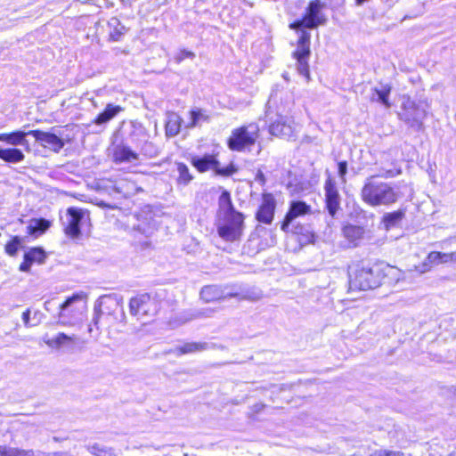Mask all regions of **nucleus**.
I'll return each mask as SVG.
<instances>
[{
    "label": "nucleus",
    "mask_w": 456,
    "mask_h": 456,
    "mask_svg": "<svg viewBox=\"0 0 456 456\" xmlns=\"http://www.w3.org/2000/svg\"><path fill=\"white\" fill-rule=\"evenodd\" d=\"M297 130L295 123L286 116H278L277 119L270 124L269 131L273 135L282 138H291Z\"/></svg>",
    "instance_id": "9"
},
{
    "label": "nucleus",
    "mask_w": 456,
    "mask_h": 456,
    "mask_svg": "<svg viewBox=\"0 0 456 456\" xmlns=\"http://www.w3.org/2000/svg\"><path fill=\"white\" fill-rule=\"evenodd\" d=\"M67 225L65 232L67 235L77 238L80 234V223L84 217V211L77 208H69L67 210Z\"/></svg>",
    "instance_id": "14"
},
{
    "label": "nucleus",
    "mask_w": 456,
    "mask_h": 456,
    "mask_svg": "<svg viewBox=\"0 0 456 456\" xmlns=\"http://www.w3.org/2000/svg\"><path fill=\"white\" fill-rule=\"evenodd\" d=\"M381 283L380 271L369 266L357 265L349 271V284L352 289L368 290Z\"/></svg>",
    "instance_id": "2"
},
{
    "label": "nucleus",
    "mask_w": 456,
    "mask_h": 456,
    "mask_svg": "<svg viewBox=\"0 0 456 456\" xmlns=\"http://www.w3.org/2000/svg\"><path fill=\"white\" fill-rule=\"evenodd\" d=\"M256 181H257L260 184H265V177L262 171L258 170V172L256 175Z\"/></svg>",
    "instance_id": "51"
},
{
    "label": "nucleus",
    "mask_w": 456,
    "mask_h": 456,
    "mask_svg": "<svg viewBox=\"0 0 456 456\" xmlns=\"http://www.w3.org/2000/svg\"><path fill=\"white\" fill-rule=\"evenodd\" d=\"M92 331H93V329H92L91 327H89V328H88V332H89V333H92Z\"/></svg>",
    "instance_id": "58"
},
{
    "label": "nucleus",
    "mask_w": 456,
    "mask_h": 456,
    "mask_svg": "<svg viewBox=\"0 0 456 456\" xmlns=\"http://www.w3.org/2000/svg\"><path fill=\"white\" fill-rule=\"evenodd\" d=\"M403 453L398 451H392V450H387V449H375L370 450L366 456H402Z\"/></svg>",
    "instance_id": "41"
},
{
    "label": "nucleus",
    "mask_w": 456,
    "mask_h": 456,
    "mask_svg": "<svg viewBox=\"0 0 456 456\" xmlns=\"http://www.w3.org/2000/svg\"><path fill=\"white\" fill-rule=\"evenodd\" d=\"M133 140L136 141L137 147H140L142 153L150 158L156 157L159 153L158 148L151 142H148V134L143 129H138L132 134Z\"/></svg>",
    "instance_id": "18"
},
{
    "label": "nucleus",
    "mask_w": 456,
    "mask_h": 456,
    "mask_svg": "<svg viewBox=\"0 0 456 456\" xmlns=\"http://www.w3.org/2000/svg\"><path fill=\"white\" fill-rule=\"evenodd\" d=\"M311 208L305 202L295 200L290 203L289 209L281 224V230L288 232L294 220L301 216L310 213Z\"/></svg>",
    "instance_id": "13"
},
{
    "label": "nucleus",
    "mask_w": 456,
    "mask_h": 456,
    "mask_svg": "<svg viewBox=\"0 0 456 456\" xmlns=\"http://www.w3.org/2000/svg\"><path fill=\"white\" fill-rule=\"evenodd\" d=\"M307 20L304 17L302 20H297L290 24V28L293 29H301L302 28H307Z\"/></svg>",
    "instance_id": "47"
},
{
    "label": "nucleus",
    "mask_w": 456,
    "mask_h": 456,
    "mask_svg": "<svg viewBox=\"0 0 456 456\" xmlns=\"http://www.w3.org/2000/svg\"><path fill=\"white\" fill-rule=\"evenodd\" d=\"M53 455V456H67V454L64 452H54Z\"/></svg>",
    "instance_id": "55"
},
{
    "label": "nucleus",
    "mask_w": 456,
    "mask_h": 456,
    "mask_svg": "<svg viewBox=\"0 0 456 456\" xmlns=\"http://www.w3.org/2000/svg\"><path fill=\"white\" fill-rule=\"evenodd\" d=\"M276 202L271 193L263 194L262 203L256 214V218L258 222L270 224L274 216V210Z\"/></svg>",
    "instance_id": "11"
},
{
    "label": "nucleus",
    "mask_w": 456,
    "mask_h": 456,
    "mask_svg": "<svg viewBox=\"0 0 456 456\" xmlns=\"http://www.w3.org/2000/svg\"><path fill=\"white\" fill-rule=\"evenodd\" d=\"M244 216L242 213L223 216V223L217 226L218 235L226 241L239 240L243 234Z\"/></svg>",
    "instance_id": "3"
},
{
    "label": "nucleus",
    "mask_w": 456,
    "mask_h": 456,
    "mask_svg": "<svg viewBox=\"0 0 456 456\" xmlns=\"http://www.w3.org/2000/svg\"><path fill=\"white\" fill-rule=\"evenodd\" d=\"M115 159L119 162H133L138 159V155L127 146H121L116 149Z\"/></svg>",
    "instance_id": "28"
},
{
    "label": "nucleus",
    "mask_w": 456,
    "mask_h": 456,
    "mask_svg": "<svg viewBox=\"0 0 456 456\" xmlns=\"http://www.w3.org/2000/svg\"><path fill=\"white\" fill-rule=\"evenodd\" d=\"M0 159L7 163H20L24 160L25 155L17 148L0 149Z\"/></svg>",
    "instance_id": "26"
},
{
    "label": "nucleus",
    "mask_w": 456,
    "mask_h": 456,
    "mask_svg": "<svg viewBox=\"0 0 456 456\" xmlns=\"http://www.w3.org/2000/svg\"><path fill=\"white\" fill-rule=\"evenodd\" d=\"M311 51L309 45L297 44V50L293 53L294 58L297 60V69L300 75L305 77L307 80L310 79L308 59Z\"/></svg>",
    "instance_id": "16"
},
{
    "label": "nucleus",
    "mask_w": 456,
    "mask_h": 456,
    "mask_svg": "<svg viewBox=\"0 0 456 456\" xmlns=\"http://www.w3.org/2000/svg\"><path fill=\"white\" fill-rule=\"evenodd\" d=\"M108 30L110 38L112 41H119L121 37L126 33V29L118 18L112 17L108 21Z\"/></svg>",
    "instance_id": "27"
},
{
    "label": "nucleus",
    "mask_w": 456,
    "mask_h": 456,
    "mask_svg": "<svg viewBox=\"0 0 456 456\" xmlns=\"http://www.w3.org/2000/svg\"><path fill=\"white\" fill-rule=\"evenodd\" d=\"M99 318H100L99 314H97L94 317L93 321H94V324H97Z\"/></svg>",
    "instance_id": "56"
},
{
    "label": "nucleus",
    "mask_w": 456,
    "mask_h": 456,
    "mask_svg": "<svg viewBox=\"0 0 456 456\" xmlns=\"http://www.w3.org/2000/svg\"><path fill=\"white\" fill-rule=\"evenodd\" d=\"M324 4L320 0H313L309 3L305 18L307 20V28H315L319 25L326 23L327 19L321 10Z\"/></svg>",
    "instance_id": "12"
},
{
    "label": "nucleus",
    "mask_w": 456,
    "mask_h": 456,
    "mask_svg": "<svg viewBox=\"0 0 456 456\" xmlns=\"http://www.w3.org/2000/svg\"><path fill=\"white\" fill-rule=\"evenodd\" d=\"M87 450L95 456H118V453L114 449L102 446L99 444L89 445Z\"/></svg>",
    "instance_id": "35"
},
{
    "label": "nucleus",
    "mask_w": 456,
    "mask_h": 456,
    "mask_svg": "<svg viewBox=\"0 0 456 456\" xmlns=\"http://www.w3.org/2000/svg\"><path fill=\"white\" fill-rule=\"evenodd\" d=\"M32 265L31 262L28 261V258L24 257V261L20 265V271L21 272H28L30 270V267Z\"/></svg>",
    "instance_id": "50"
},
{
    "label": "nucleus",
    "mask_w": 456,
    "mask_h": 456,
    "mask_svg": "<svg viewBox=\"0 0 456 456\" xmlns=\"http://www.w3.org/2000/svg\"><path fill=\"white\" fill-rule=\"evenodd\" d=\"M184 456H188V454H184Z\"/></svg>",
    "instance_id": "59"
},
{
    "label": "nucleus",
    "mask_w": 456,
    "mask_h": 456,
    "mask_svg": "<svg viewBox=\"0 0 456 456\" xmlns=\"http://www.w3.org/2000/svg\"><path fill=\"white\" fill-rule=\"evenodd\" d=\"M401 174V170H385L367 178L361 190L362 200L370 207L389 206L395 203L399 191L390 183L376 181V177L392 178Z\"/></svg>",
    "instance_id": "1"
},
{
    "label": "nucleus",
    "mask_w": 456,
    "mask_h": 456,
    "mask_svg": "<svg viewBox=\"0 0 456 456\" xmlns=\"http://www.w3.org/2000/svg\"><path fill=\"white\" fill-rule=\"evenodd\" d=\"M43 314L39 310H36L32 316V326H37L42 322Z\"/></svg>",
    "instance_id": "48"
},
{
    "label": "nucleus",
    "mask_w": 456,
    "mask_h": 456,
    "mask_svg": "<svg viewBox=\"0 0 456 456\" xmlns=\"http://www.w3.org/2000/svg\"><path fill=\"white\" fill-rule=\"evenodd\" d=\"M82 298V294H74L60 305L59 322L61 324L72 325L73 322L69 318H77L78 314H82V311L79 308L73 306L76 302L81 301Z\"/></svg>",
    "instance_id": "8"
},
{
    "label": "nucleus",
    "mask_w": 456,
    "mask_h": 456,
    "mask_svg": "<svg viewBox=\"0 0 456 456\" xmlns=\"http://www.w3.org/2000/svg\"><path fill=\"white\" fill-rule=\"evenodd\" d=\"M399 117L408 126L419 131L423 128V120L427 117V111L410 98H407L402 104V111L399 113Z\"/></svg>",
    "instance_id": "5"
},
{
    "label": "nucleus",
    "mask_w": 456,
    "mask_h": 456,
    "mask_svg": "<svg viewBox=\"0 0 456 456\" xmlns=\"http://www.w3.org/2000/svg\"><path fill=\"white\" fill-rule=\"evenodd\" d=\"M46 256L45 251L40 248H31L29 251L25 253V258H28V262L43 264Z\"/></svg>",
    "instance_id": "37"
},
{
    "label": "nucleus",
    "mask_w": 456,
    "mask_h": 456,
    "mask_svg": "<svg viewBox=\"0 0 456 456\" xmlns=\"http://www.w3.org/2000/svg\"><path fill=\"white\" fill-rule=\"evenodd\" d=\"M28 131H14L12 133L0 134V141L4 142L12 146H25L27 151H30L29 144L26 139L27 135H30Z\"/></svg>",
    "instance_id": "20"
},
{
    "label": "nucleus",
    "mask_w": 456,
    "mask_h": 456,
    "mask_svg": "<svg viewBox=\"0 0 456 456\" xmlns=\"http://www.w3.org/2000/svg\"><path fill=\"white\" fill-rule=\"evenodd\" d=\"M202 316H206V317H208V315L204 314V313H203V312H200V311H199V312L195 313L194 314H192V315H191L190 318H188L186 321L192 320V319H196V318H200V317H202Z\"/></svg>",
    "instance_id": "52"
},
{
    "label": "nucleus",
    "mask_w": 456,
    "mask_h": 456,
    "mask_svg": "<svg viewBox=\"0 0 456 456\" xmlns=\"http://www.w3.org/2000/svg\"><path fill=\"white\" fill-rule=\"evenodd\" d=\"M191 164L200 171L206 172L209 169L215 170L216 165H219L218 160L213 155H204L203 157H193Z\"/></svg>",
    "instance_id": "22"
},
{
    "label": "nucleus",
    "mask_w": 456,
    "mask_h": 456,
    "mask_svg": "<svg viewBox=\"0 0 456 456\" xmlns=\"http://www.w3.org/2000/svg\"><path fill=\"white\" fill-rule=\"evenodd\" d=\"M451 259H452V263H456V250L452 252Z\"/></svg>",
    "instance_id": "54"
},
{
    "label": "nucleus",
    "mask_w": 456,
    "mask_h": 456,
    "mask_svg": "<svg viewBox=\"0 0 456 456\" xmlns=\"http://www.w3.org/2000/svg\"><path fill=\"white\" fill-rule=\"evenodd\" d=\"M310 38H311L310 34L306 31L302 30L300 33L297 44L310 46Z\"/></svg>",
    "instance_id": "45"
},
{
    "label": "nucleus",
    "mask_w": 456,
    "mask_h": 456,
    "mask_svg": "<svg viewBox=\"0 0 456 456\" xmlns=\"http://www.w3.org/2000/svg\"><path fill=\"white\" fill-rule=\"evenodd\" d=\"M230 297H236L239 300H248L256 302L263 297V292L261 289L257 288H248L241 289L236 291L232 290V292L230 293Z\"/></svg>",
    "instance_id": "23"
},
{
    "label": "nucleus",
    "mask_w": 456,
    "mask_h": 456,
    "mask_svg": "<svg viewBox=\"0 0 456 456\" xmlns=\"http://www.w3.org/2000/svg\"><path fill=\"white\" fill-rule=\"evenodd\" d=\"M0 456H34L33 450L0 445Z\"/></svg>",
    "instance_id": "33"
},
{
    "label": "nucleus",
    "mask_w": 456,
    "mask_h": 456,
    "mask_svg": "<svg viewBox=\"0 0 456 456\" xmlns=\"http://www.w3.org/2000/svg\"><path fill=\"white\" fill-rule=\"evenodd\" d=\"M183 119L174 111L167 112V121L165 125L166 135L167 137L176 136L181 129Z\"/></svg>",
    "instance_id": "21"
},
{
    "label": "nucleus",
    "mask_w": 456,
    "mask_h": 456,
    "mask_svg": "<svg viewBox=\"0 0 456 456\" xmlns=\"http://www.w3.org/2000/svg\"><path fill=\"white\" fill-rule=\"evenodd\" d=\"M293 232L302 235L300 240L304 243H313L314 241V233L308 227L296 226Z\"/></svg>",
    "instance_id": "40"
},
{
    "label": "nucleus",
    "mask_w": 456,
    "mask_h": 456,
    "mask_svg": "<svg viewBox=\"0 0 456 456\" xmlns=\"http://www.w3.org/2000/svg\"><path fill=\"white\" fill-rule=\"evenodd\" d=\"M338 175L342 181V183H346V175L347 173V163L346 161H340L338 164Z\"/></svg>",
    "instance_id": "44"
},
{
    "label": "nucleus",
    "mask_w": 456,
    "mask_h": 456,
    "mask_svg": "<svg viewBox=\"0 0 456 456\" xmlns=\"http://www.w3.org/2000/svg\"><path fill=\"white\" fill-rule=\"evenodd\" d=\"M215 172L216 175H219L229 176V175L236 173L237 168L232 164H230L229 166L223 167V168L219 167V165H216Z\"/></svg>",
    "instance_id": "42"
},
{
    "label": "nucleus",
    "mask_w": 456,
    "mask_h": 456,
    "mask_svg": "<svg viewBox=\"0 0 456 456\" xmlns=\"http://www.w3.org/2000/svg\"><path fill=\"white\" fill-rule=\"evenodd\" d=\"M22 244V239L19 236H14L12 239L5 245V252L11 256H16L19 248Z\"/></svg>",
    "instance_id": "39"
},
{
    "label": "nucleus",
    "mask_w": 456,
    "mask_h": 456,
    "mask_svg": "<svg viewBox=\"0 0 456 456\" xmlns=\"http://www.w3.org/2000/svg\"><path fill=\"white\" fill-rule=\"evenodd\" d=\"M404 216V213L402 210L387 213L382 218V222L387 230L395 226Z\"/></svg>",
    "instance_id": "32"
},
{
    "label": "nucleus",
    "mask_w": 456,
    "mask_h": 456,
    "mask_svg": "<svg viewBox=\"0 0 456 456\" xmlns=\"http://www.w3.org/2000/svg\"><path fill=\"white\" fill-rule=\"evenodd\" d=\"M194 57L195 53L193 52L183 49L176 54L175 60L177 63H181L186 58L193 59Z\"/></svg>",
    "instance_id": "43"
},
{
    "label": "nucleus",
    "mask_w": 456,
    "mask_h": 456,
    "mask_svg": "<svg viewBox=\"0 0 456 456\" xmlns=\"http://www.w3.org/2000/svg\"><path fill=\"white\" fill-rule=\"evenodd\" d=\"M231 291H227V288H222L218 285L205 286L200 290V297L207 303L231 297Z\"/></svg>",
    "instance_id": "17"
},
{
    "label": "nucleus",
    "mask_w": 456,
    "mask_h": 456,
    "mask_svg": "<svg viewBox=\"0 0 456 456\" xmlns=\"http://www.w3.org/2000/svg\"><path fill=\"white\" fill-rule=\"evenodd\" d=\"M391 86L388 84L381 85L380 88L375 87L373 89L375 94L377 95V101L381 102L386 108H390L391 103L389 102V94L391 92ZM371 101H376L374 96H372Z\"/></svg>",
    "instance_id": "29"
},
{
    "label": "nucleus",
    "mask_w": 456,
    "mask_h": 456,
    "mask_svg": "<svg viewBox=\"0 0 456 456\" xmlns=\"http://www.w3.org/2000/svg\"><path fill=\"white\" fill-rule=\"evenodd\" d=\"M48 304H49V302H45V309H46V310H48V308H47V305H48Z\"/></svg>",
    "instance_id": "57"
},
{
    "label": "nucleus",
    "mask_w": 456,
    "mask_h": 456,
    "mask_svg": "<svg viewBox=\"0 0 456 456\" xmlns=\"http://www.w3.org/2000/svg\"><path fill=\"white\" fill-rule=\"evenodd\" d=\"M440 265V252L432 251L428 255L426 260L422 263V265L419 268V272H428L431 269L432 265Z\"/></svg>",
    "instance_id": "36"
},
{
    "label": "nucleus",
    "mask_w": 456,
    "mask_h": 456,
    "mask_svg": "<svg viewBox=\"0 0 456 456\" xmlns=\"http://www.w3.org/2000/svg\"><path fill=\"white\" fill-rule=\"evenodd\" d=\"M209 349H224V346L222 345L207 342H187L175 347L170 352L175 354L177 356H180L183 354H194Z\"/></svg>",
    "instance_id": "15"
},
{
    "label": "nucleus",
    "mask_w": 456,
    "mask_h": 456,
    "mask_svg": "<svg viewBox=\"0 0 456 456\" xmlns=\"http://www.w3.org/2000/svg\"><path fill=\"white\" fill-rule=\"evenodd\" d=\"M190 115L191 121L186 125L187 128H192L200 126L201 123L209 121V116L207 114V111L202 109L192 110L190 111Z\"/></svg>",
    "instance_id": "31"
},
{
    "label": "nucleus",
    "mask_w": 456,
    "mask_h": 456,
    "mask_svg": "<svg viewBox=\"0 0 456 456\" xmlns=\"http://www.w3.org/2000/svg\"><path fill=\"white\" fill-rule=\"evenodd\" d=\"M77 339V336H69L63 332L58 333L53 338H49L46 335L43 338L44 342L51 348L60 349L65 347L69 350L74 348Z\"/></svg>",
    "instance_id": "19"
},
{
    "label": "nucleus",
    "mask_w": 456,
    "mask_h": 456,
    "mask_svg": "<svg viewBox=\"0 0 456 456\" xmlns=\"http://www.w3.org/2000/svg\"><path fill=\"white\" fill-rule=\"evenodd\" d=\"M326 208L333 217L340 208V195L336 187V183L331 177H328L324 185Z\"/></svg>",
    "instance_id": "10"
},
{
    "label": "nucleus",
    "mask_w": 456,
    "mask_h": 456,
    "mask_svg": "<svg viewBox=\"0 0 456 456\" xmlns=\"http://www.w3.org/2000/svg\"><path fill=\"white\" fill-rule=\"evenodd\" d=\"M370 0H355V4L357 6L362 5L364 3L369 2Z\"/></svg>",
    "instance_id": "53"
},
{
    "label": "nucleus",
    "mask_w": 456,
    "mask_h": 456,
    "mask_svg": "<svg viewBox=\"0 0 456 456\" xmlns=\"http://www.w3.org/2000/svg\"><path fill=\"white\" fill-rule=\"evenodd\" d=\"M178 178L177 182L187 185L192 179L193 176L191 175L188 167L183 163H177Z\"/></svg>",
    "instance_id": "38"
},
{
    "label": "nucleus",
    "mask_w": 456,
    "mask_h": 456,
    "mask_svg": "<svg viewBox=\"0 0 456 456\" xmlns=\"http://www.w3.org/2000/svg\"><path fill=\"white\" fill-rule=\"evenodd\" d=\"M451 256H452V252L451 253L440 252V264L452 263V259H451Z\"/></svg>",
    "instance_id": "49"
},
{
    "label": "nucleus",
    "mask_w": 456,
    "mask_h": 456,
    "mask_svg": "<svg viewBox=\"0 0 456 456\" xmlns=\"http://www.w3.org/2000/svg\"><path fill=\"white\" fill-rule=\"evenodd\" d=\"M29 134L34 136L40 146L48 149L55 153H59L65 145L62 138L57 134L42 130H29Z\"/></svg>",
    "instance_id": "6"
},
{
    "label": "nucleus",
    "mask_w": 456,
    "mask_h": 456,
    "mask_svg": "<svg viewBox=\"0 0 456 456\" xmlns=\"http://www.w3.org/2000/svg\"><path fill=\"white\" fill-rule=\"evenodd\" d=\"M257 126L253 124L233 129L228 139V147L232 151H241L252 146L257 138Z\"/></svg>",
    "instance_id": "4"
},
{
    "label": "nucleus",
    "mask_w": 456,
    "mask_h": 456,
    "mask_svg": "<svg viewBox=\"0 0 456 456\" xmlns=\"http://www.w3.org/2000/svg\"><path fill=\"white\" fill-rule=\"evenodd\" d=\"M31 310L28 308L25 312H23L21 318L23 321L24 325L27 328L33 327L32 326V318H30Z\"/></svg>",
    "instance_id": "46"
},
{
    "label": "nucleus",
    "mask_w": 456,
    "mask_h": 456,
    "mask_svg": "<svg viewBox=\"0 0 456 456\" xmlns=\"http://www.w3.org/2000/svg\"><path fill=\"white\" fill-rule=\"evenodd\" d=\"M219 212L223 216L239 214L232 204L231 194L228 191H224L218 199Z\"/></svg>",
    "instance_id": "24"
},
{
    "label": "nucleus",
    "mask_w": 456,
    "mask_h": 456,
    "mask_svg": "<svg viewBox=\"0 0 456 456\" xmlns=\"http://www.w3.org/2000/svg\"><path fill=\"white\" fill-rule=\"evenodd\" d=\"M153 301L150 295L142 294L130 299V314L138 319L153 315Z\"/></svg>",
    "instance_id": "7"
},
{
    "label": "nucleus",
    "mask_w": 456,
    "mask_h": 456,
    "mask_svg": "<svg viewBox=\"0 0 456 456\" xmlns=\"http://www.w3.org/2000/svg\"><path fill=\"white\" fill-rule=\"evenodd\" d=\"M122 110L123 109L120 106L109 103L105 110L95 118L94 123L98 126L105 124L115 118Z\"/></svg>",
    "instance_id": "25"
},
{
    "label": "nucleus",
    "mask_w": 456,
    "mask_h": 456,
    "mask_svg": "<svg viewBox=\"0 0 456 456\" xmlns=\"http://www.w3.org/2000/svg\"><path fill=\"white\" fill-rule=\"evenodd\" d=\"M344 236L351 242H356L361 240L364 234V229L362 226L347 224L343 228Z\"/></svg>",
    "instance_id": "30"
},
{
    "label": "nucleus",
    "mask_w": 456,
    "mask_h": 456,
    "mask_svg": "<svg viewBox=\"0 0 456 456\" xmlns=\"http://www.w3.org/2000/svg\"><path fill=\"white\" fill-rule=\"evenodd\" d=\"M49 227V222L45 219L33 220L28 226V233L33 236H37L43 233Z\"/></svg>",
    "instance_id": "34"
}]
</instances>
